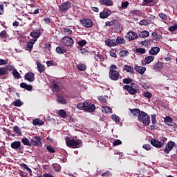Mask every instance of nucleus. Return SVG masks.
Masks as SVG:
<instances>
[{
    "label": "nucleus",
    "mask_w": 177,
    "mask_h": 177,
    "mask_svg": "<svg viewBox=\"0 0 177 177\" xmlns=\"http://www.w3.org/2000/svg\"><path fill=\"white\" fill-rule=\"evenodd\" d=\"M165 142H167V138L160 137L159 140L154 138L151 139L150 143L153 146V147H156V149H161V147H164Z\"/></svg>",
    "instance_id": "1"
},
{
    "label": "nucleus",
    "mask_w": 177,
    "mask_h": 177,
    "mask_svg": "<svg viewBox=\"0 0 177 177\" xmlns=\"http://www.w3.org/2000/svg\"><path fill=\"white\" fill-rule=\"evenodd\" d=\"M138 120L145 127L150 124V116L145 111H141V113L138 114Z\"/></svg>",
    "instance_id": "2"
},
{
    "label": "nucleus",
    "mask_w": 177,
    "mask_h": 177,
    "mask_svg": "<svg viewBox=\"0 0 177 177\" xmlns=\"http://www.w3.org/2000/svg\"><path fill=\"white\" fill-rule=\"evenodd\" d=\"M66 146L72 147V149H78L82 146L81 140H66Z\"/></svg>",
    "instance_id": "3"
},
{
    "label": "nucleus",
    "mask_w": 177,
    "mask_h": 177,
    "mask_svg": "<svg viewBox=\"0 0 177 177\" xmlns=\"http://www.w3.org/2000/svg\"><path fill=\"white\" fill-rule=\"evenodd\" d=\"M123 88L128 91L130 95H136L138 91H139V86L135 83H131L130 85H124Z\"/></svg>",
    "instance_id": "4"
},
{
    "label": "nucleus",
    "mask_w": 177,
    "mask_h": 177,
    "mask_svg": "<svg viewBox=\"0 0 177 177\" xmlns=\"http://www.w3.org/2000/svg\"><path fill=\"white\" fill-rule=\"evenodd\" d=\"M62 43L64 46H73L74 45V39L70 36H65L62 39Z\"/></svg>",
    "instance_id": "5"
},
{
    "label": "nucleus",
    "mask_w": 177,
    "mask_h": 177,
    "mask_svg": "<svg viewBox=\"0 0 177 177\" xmlns=\"http://www.w3.org/2000/svg\"><path fill=\"white\" fill-rule=\"evenodd\" d=\"M71 5L72 3L70 1L63 2L59 6V12H67V10L71 8Z\"/></svg>",
    "instance_id": "6"
},
{
    "label": "nucleus",
    "mask_w": 177,
    "mask_h": 177,
    "mask_svg": "<svg viewBox=\"0 0 177 177\" xmlns=\"http://www.w3.org/2000/svg\"><path fill=\"white\" fill-rule=\"evenodd\" d=\"M109 78L112 80V81H118V80L120 79V73L115 70H110Z\"/></svg>",
    "instance_id": "7"
},
{
    "label": "nucleus",
    "mask_w": 177,
    "mask_h": 177,
    "mask_svg": "<svg viewBox=\"0 0 177 177\" xmlns=\"http://www.w3.org/2000/svg\"><path fill=\"white\" fill-rule=\"evenodd\" d=\"M175 147V142L174 141H169L167 144L165 145V147L163 150L165 154H169V152Z\"/></svg>",
    "instance_id": "8"
},
{
    "label": "nucleus",
    "mask_w": 177,
    "mask_h": 177,
    "mask_svg": "<svg viewBox=\"0 0 177 177\" xmlns=\"http://www.w3.org/2000/svg\"><path fill=\"white\" fill-rule=\"evenodd\" d=\"M10 147L15 150H23L24 147L21 146V142L20 141H15L11 143Z\"/></svg>",
    "instance_id": "9"
},
{
    "label": "nucleus",
    "mask_w": 177,
    "mask_h": 177,
    "mask_svg": "<svg viewBox=\"0 0 177 177\" xmlns=\"http://www.w3.org/2000/svg\"><path fill=\"white\" fill-rule=\"evenodd\" d=\"M35 140H31L30 146H42V142H41V138L39 136H35Z\"/></svg>",
    "instance_id": "10"
},
{
    "label": "nucleus",
    "mask_w": 177,
    "mask_h": 177,
    "mask_svg": "<svg viewBox=\"0 0 177 177\" xmlns=\"http://www.w3.org/2000/svg\"><path fill=\"white\" fill-rule=\"evenodd\" d=\"M126 38H127L129 41H133L136 39V38H139V35L135 32L130 31L126 35Z\"/></svg>",
    "instance_id": "11"
},
{
    "label": "nucleus",
    "mask_w": 177,
    "mask_h": 177,
    "mask_svg": "<svg viewBox=\"0 0 177 177\" xmlns=\"http://www.w3.org/2000/svg\"><path fill=\"white\" fill-rule=\"evenodd\" d=\"M24 79L26 81H28L29 82H34V81L35 80V75L32 72H28L25 74Z\"/></svg>",
    "instance_id": "12"
},
{
    "label": "nucleus",
    "mask_w": 177,
    "mask_h": 177,
    "mask_svg": "<svg viewBox=\"0 0 177 177\" xmlns=\"http://www.w3.org/2000/svg\"><path fill=\"white\" fill-rule=\"evenodd\" d=\"M160 53V48L157 46H153L149 50V55L151 56H157Z\"/></svg>",
    "instance_id": "13"
},
{
    "label": "nucleus",
    "mask_w": 177,
    "mask_h": 177,
    "mask_svg": "<svg viewBox=\"0 0 177 177\" xmlns=\"http://www.w3.org/2000/svg\"><path fill=\"white\" fill-rule=\"evenodd\" d=\"M74 30V28L73 26H66L62 28V32L65 35H71L73 34V30Z\"/></svg>",
    "instance_id": "14"
},
{
    "label": "nucleus",
    "mask_w": 177,
    "mask_h": 177,
    "mask_svg": "<svg viewBox=\"0 0 177 177\" xmlns=\"http://www.w3.org/2000/svg\"><path fill=\"white\" fill-rule=\"evenodd\" d=\"M35 42H37V39H31L28 41L26 47L29 52H31L32 50V48H34V44H35Z\"/></svg>",
    "instance_id": "15"
},
{
    "label": "nucleus",
    "mask_w": 177,
    "mask_h": 177,
    "mask_svg": "<svg viewBox=\"0 0 177 177\" xmlns=\"http://www.w3.org/2000/svg\"><path fill=\"white\" fill-rule=\"evenodd\" d=\"M57 102L60 104H67V98L64 95H57Z\"/></svg>",
    "instance_id": "16"
},
{
    "label": "nucleus",
    "mask_w": 177,
    "mask_h": 177,
    "mask_svg": "<svg viewBox=\"0 0 177 177\" xmlns=\"http://www.w3.org/2000/svg\"><path fill=\"white\" fill-rule=\"evenodd\" d=\"M82 23L83 24V26L86 27V28H89L93 26V22L89 19H84L83 21H82Z\"/></svg>",
    "instance_id": "17"
},
{
    "label": "nucleus",
    "mask_w": 177,
    "mask_h": 177,
    "mask_svg": "<svg viewBox=\"0 0 177 177\" xmlns=\"http://www.w3.org/2000/svg\"><path fill=\"white\" fill-rule=\"evenodd\" d=\"M96 110V106L93 104H90L87 102V106H86V111L87 113H93Z\"/></svg>",
    "instance_id": "18"
},
{
    "label": "nucleus",
    "mask_w": 177,
    "mask_h": 177,
    "mask_svg": "<svg viewBox=\"0 0 177 177\" xmlns=\"http://www.w3.org/2000/svg\"><path fill=\"white\" fill-rule=\"evenodd\" d=\"M134 70L138 73V74H141V75H143L145 73H146V67L145 66H136L134 67Z\"/></svg>",
    "instance_id": "19"
},
{
    "label": "nucleus",
    "mask_w": 177,
    "mask_h": 177,
    "mask_svg": "<svg viewBox=\"0 0 177 177\" xmlns=\"http://www.w3.org/2000/svg\"><path fill=\"white\" fill-rule=\"evenodd\" d=\"M105 44L107 45V46L110 47L117 46V41H115V39H109L105 41Z\"/></svg>",
    "instance_id": "20"
},
{
    "label": "nucleus",
    "mask_w": 177,
    "mask_h": 177,
    "mask_svg": "<svg viewBox=\"0 0 177 177\" xmlns=\"http://www.w3.org/2000/svg\"><path fill=\"white\" fill-rule=\"evenodd\" d=\"M111 15V11L110 10L101 12L100 13V19H107L108 17Z\"/></svg>",
    "instance_id": "21"
},
{
    "label": "nucleus",
    "mask_w": 177,
    "mask_h": 177,
    "mask_svg": "<svg viewBox=\"0 0 177 177\" xmlns=\"http://www.w3.org/2000/svg\"><path fill=\"white\" fill-rule=\"evenodd\" d=\"M86 106H88V102L86 101L78 103L77 104V107L79 109V110H84V111L86 110Z\"/></svg>",
    "instance_id": "22"
},
{
    "label": "nucleus",
    "mask_w": 177,
    "mask_h": 177,
    "mask_svg": "<svg viewBox=\"0 0 177 177\" xmlns=\"http://www.w3.org/2000/svg\"><path fill=\"white\" fill-rule=\"evenodd\" d=\"M55 50L59 55H63V53H66V52H67V48L63 46H57Z\"/></svg>",
    "instance_id": "23"
},
{
    "label": "nucleus",
    "mask_w": 177,
    "mask_h": 177,
    "mask_svg": "<svg viewBox=\"0 0 177 177\" xmlns=\"http://www.w3.org/2000/svg\"><path fill=\"white\" fill-rule=\"evenodd\" d=\"M154 56L153 55H149L145 57L144 62L145 63V64H150V63H151V62L154 61Z\"/></svg>",
    "instance_id": "24"
},
{
    "label": "nucleus",
    "mask_w": 177,
    "mask_h": 177,
    "mask_svg": "<svg viewBox=\"0 0 177 177\" xmlns=\"http://www.w3.org/2000/svg\"><path fill=\"white\" fill-rule=\"evenodd\" d=\"M20 86L24 89H26V91H32V86L30 84H27L24 82L21 83Z\"/></svg>",
    "instance_id": "25"
},
{
    "label": "nucleus",
    "mask_w": 177,
    "mask_h": 177,
    "mask_svg": "<svg viewBox=\"0 0 177 177\" xmlns=\"http://www.w3.org/2000/svg\"><path fill=\"white\" fill-rule=\"evenodd\" d=\"M153 68L155 70V71H160V70L162 68V62H158L153 66Z\"/></svg>",
    "instance_id": "26"
},
{
    "label": "nucleus",
    "mask_w": 177,
    "mask_h": 177,
    "mask_svg": "<svg viewBox=\"0 0 177 177\" xmlns=\"http://www.w3.org/2000/svg\"><path fill=\"white\" fill-rule=\"evenodd\" d=\"M37 67L39 73H44L45 71V65L41 64V62H37Z\"/></svg>",
    "instance_id": "27"
},
{
    "label": "nucleus",
    "mask_w": 177,
    "mask_h": 177,
    "mask_svg": "<svg viewBox=\"0 0 177 177\" xmlns=\"http://www.w3.org/2000/svg\"><path fill=\"white\" fill-rule=\"evenodd\" d=\"M100 3L106 6H113V1H111V0H100Z\"/></svg>",
    "instance_id": "28"
},
{
    "label": "nucleus",
    "mask_w": 177,
    "mask_h": 177,
    "mask_svg": "<svg viewBox=\"0 0 177 177\" xmlns=\"http://www.w3.org/2000/svg\"><path fill=\"white\" fill-rule=\"evenodd\" d=\"M124 70L127 71V73H131V74H133L134 71H133V67L129 66V65H125L123 67Z\"/></svg>",
    "instance_id": "29"
},
{
    "label": "nucleus",
    "mask_w": 177,
    "mask_h": 177,
    "mask_svg": "<svg viewBox=\"0 0 177 177\" xmlns=\"http://www.w3.org/2000/svg\"><path fill=\"white\" fill-rule=\"evenodd\" d=\"M164 122H165V124L167 125H171V124L174 122V120L169 116H166L164 119Z\"/></svg>",
    "instance_id": "30"
},
{
    "label": "nucleus",
    "mask_w": 177,
    "mask_h": 177,
    "mask_svg": "<svg viewBox=\"0 0 177 177\" xmlns=\"http://www.w3.org/2000/svg\"><path fill=\"white\" fill-rule=\"evenodd\" d=\"M33 125H44L45 122L40 119H35L32 122Z\"/></svg>",
    "instance_id": "31"
},
{
    "label": "nucleus",
    "mask_w": 177,
    "mask_h": 177,
    "mask_svg": "<svg viewBox=\"0 0 177 177\" xmlns=\"http://www.w3.org/2000/svg\"><path fill=\"white\" fill-rule=\"evenodd\" d=\"M130 111L131 114H133V115H135L136 117H139V114L142 113V111H140V110L138 109H131Z\"/></svg>",
    "instance_id": "32"
},
{
    "label": "nucleus",
    "mask_w": 177,
    "mask_h": 177,
    "mask_svg": "<svg viewBox=\"0 0 177 177\" xmlns=\"http://www.w3.org/2000/svg\"><path fill=\"white\" fill-rule=\"evenodd\" d=\"M77 67L79 71H85L86 70V65L84 64H79L77 65Z\"/></svg>",
    "instance_id": "33"
},
{
    "label": "nucleus",
    "mask_w": 177,
    "mask_h": 177,
    "mask_svg": "<svg viewBox=\"0 0 177 177\" xmlns=\"http://www.w3.org/2000/svg\"><path fill=\"white\" fill-rule=\"evenodd\" d=\"M151 35H152L154 41H158V39H161V38H162L161 35H158L156 32H152Z\"/></svg>",
    "instance_id": "34"
},
{
    "label": "nucleus",
    "mask_w": 177,
    "mask_h": 177,
    "mask_svg": "<svg viewBox=\"0 0 177 177\" xmlns=\"http://www.w3.org/2000/svg\"><path fill=\"white\" fill-rule=\"evenodd\" d=\"M8 73L9 71H8V68H0V75H6V74H8Z\"/></svg>",
    "instance_id": "35"
},
{
    "label": "nucleus",
    "mask_w": 177,
    "mask_h": 177,
    "mask_svg": "<svg viewBox=\"0 0 177 177\" xmlns=\"http://www.w3.org/2000/svg\"><path fill=\"white\" fill-rule=\"evenodd\" d=\"M21 143H23V145L24 146H31V142H30L28 140V138H22L21 139Z\"/></svg>",
    "instance_id": "36"
},
{
    "label": "nucleus",
    "mask_w": 177,
    "mask_h": 177,
    "mask_svg": "<svg viewBox=\"0 0 177 177\" xmlns=\"http://www.w3.org/2000/svg\"><path fill=\"white\" fill-rule=\"evenodd\" d=\"M149 35H150V33H149V31H146V30L142 31L139 34V36L140 37V38H147V37H149Z\"/></svg>",
    "instance_id": "37"
},
{
    "label": "nucleus",
    "mask_w": 177,
    "mask_h": 177,
    "mask_svg": "<svg viewBox=\"0 0 177 177\" xmlns=\"http://www.w3.org/2000/svg\"><path fill=\"white\" fill-rule=\"evenodd\" d=\"M58 115H59V117H62V118H66V117H67V113L64 110L61 109L58 111Z\"/></svg>",
    "instance_id": "38"
},
{
    "label": "nucleus",
    "mask_w": 177,
    "mask_h": 177,
    "mask_svg": "<svg viewBox=\"0 0 177 177\" xmlns=\"http://www.w3.org/2000/svg\"><path fill=\"white\" fill-rule=\"evenodd\" d=\"M136 52L140 55H145V53H146V49L143 48H138L136 49Z\"/></svg>",
    "instance_id": "39"
},
{
    "label": "nucleus",
    "mask_w": 177,
    "mask_h": 177,
    "mask_svg": "<svg viewBox=\"0 0 177 177\" xmlns=\"http://www.w3.org/2000/svg\"><path fill=\"white\" fill-rule=\"evenodd\" d=\"M95 59L96 62H103L104 60V57L102 55L97 54L95 56Z\"/></svg>",
    "instance_id": "40"
},
{
    "label": "nucleus",
    "mask_w": 177,
    "mask_h": 177,
    "mask_svg": "<svg viewBox=\"0 0 177 177\" xmlns=\"http://www.w3.org/2000/svg\"><path fill=\"white\" fill-rule=\"evenodd\" d=\"M151 43V39H145L140 42L142 46H149V44Z\"/></svg>",
    "instance_id": "41"
},
{
    "label": "nucleus",
    "mask_w": 177,
    "mask_h": 177,
    "mask_svg": "<svg viewBox=\"0 0 177 177\" xmlns=\"http://www.w3.org/2000/svg\"><path fill=\"white\" fill-rule=\"evenodd\" d=\"M30 37H32V38H39V32L38 31H33L31 32L30 34Z\"/></svg>",
    "instance_id": "42"
},
{
    "label": "nucleus",
    "mask_w": 177,
    "mask_h": 177,
    "mask_svg": "<svg viewBox=\"0 0 177 177\" xmlns=\"http://www.w3.org/2000/svg\"><path fill=\"white\" fill-rule=\"evenodd\" d=\"M116 44H125V39H124L123 37H117V39H115Z\"/></svg>",
    "instance_id": "43"
},
{
    "label": "nucleus",
    "mask_w": 177,
    "mask_h": 177,
    "mask_svg": "<svg viewBox=\"0 0 177 177\" xmlns=\"http://www.w3.org/2000/svg\"><path fill=\"white\" fill-rule=\"evenodd\" d=\"M102 111L103 113H111V108L110 106H102Z\"/></svg>",
    "instance_id": "44"
},
{
    "label": "nucleus",
    "mask_w": 177,
    "mask_h": 177,
    "mask_svg": "<svg viewBox=\"0 0 177 177\" xmlns=\"http://www.w3.org/2000/svg\"><path fill=\"white\" fill-rule=\"evenodd\" d=\"M12 75L15 77V78H17V80H19L20 78V73L17 72V70L15 69L12 71Z\"/></svg>",
    "instance_id": "45"
},
{
    "label": "nucleus",
    "mask_w": 177,
    "mask_h": 177,
    "mask_svg": "<svg viewBox=\"0 0 177 177\" xmlns=\"http://www.w3.org/2000/svg\"><path fill=\"white\" fill-rule=\"evenodd\" d=\"M14 106L16 107H20L21 106H23V102L20 100H17L13 102Z\"/></svg>",
    "instance_id": "46"
},
{
    "label": "nucleus",
    "mask_w": 177,
    "mask_h": 177,
    "mask_svg": "<svg viewBox=\"0 0 177 177\" xmlns=\"http://www.w3.org/2000/svg\"><path fill=\"white\" fill-rule=\"evenodd\" d=\"M59 83L57 82H53V90L55 91V92H59Z\"/></svg>",
    "instance_id": "47"
},
{
    "label": "nucleus",
    "mask_w": 177,
    "mask_h": 177,
    "mask_svg": "<svg viewBox=\"0 0 177 177\" xmlns=\"http://www.w3.org/2000/svg\"><path fill=\"white\" fill-rule=\"evenodd\" d=\"M128 55H129V52L127 50H123L120 52V56L122 57H124V56H128Z\"/></svg>",
    "instance_id": "48"
},
{
    "label": "nucleus",
    "mask_w": 177,
    "mask_h": 177,
    "mask_svg": "<svg viewBox=\"0 0 177 177\" xmlns=\"http://www.w3.org/2000/svg\"><path fill=\"white\" fill-rule=\"evenodd\" d=\"M176 30H177V24H175L169 28V31H170L171 32L174 31H176Z\"/></svg>",
    "instance_id": "49"
},
{
    "label": "nucleus",
    "mask_w": 177,
    "mask_h": 177,
    "mask_svg": "<svg viewBox=\"0 0 177 177\" xmlns=\"http://www.w3.org/2000/svg\"><path fill=\"white\" fill-rule=\"evenodd\" d=\"M13 129H14L15 133H17V135H21V131H20V129L19 128V127L15 126L13 127Z\"/></svg>",
    "instance_id": "50"
},
{
    "label": "nucleus",
    "mask_w": 177,
    "mask_h": 177,
    "mask_svg": "<svg viewBox=\"0 0 177 177\" xmlns=\"http://www.w3.org/2000/svg\"><path fill=\"white\" fill-rule=\"evenodd\" d=\"M78 45L80 46L82 48L85 46V45H86V40L85 39H83V40H81L80 41H78Z\"/></svg>",
    "instance_id": "51"
},
{
    "label": "nucleus",
    "mask_w": 177,
    "mask_h": 177,
    "mask_svg": "<svg viewBox=\"0 0 177 177\" xmlns=\"http://www.w3.org/2000/svg\"><path fill=\"white\" fill-rule=\"evenodd\" d=\"M7 35L8 34L6 33V30H3L0 32V38L5 39Z\"/></svg>",
    "instance_id": "52"
},
{
    "label": "nucleus",
    "mask_w": 177,
    "mask_h": 177,
    "mask_svg": "<svg viewBox=\"0 0 177 177\" xmlns=\"http://www.w3.org/2000/svg\"><path fill=\"white\" fill-rule=\"evenodd\" d=\"M143 96L147 97V99H151V96H153V95H151L150 92H145L143 93Z\"/></svg>",
    "instance_id": "53"
},
{
    "label": "nucleus",
    "mask_w": 177,
    "mask_h": 177,
    "mask_svg": "<svg viewBox=\"0 0 177 177\" xmlns=\"http://www.w3.org/2000/svg\"><path fill=\"white\" fill-rule=\"evenodd\" d=\"M21 167H22V168H24L26 170H27L28 172H32V171H31V169H30V167H28V166H27L25 163L21 164Z\"/></svg>",
    "instance_id": "54"
},
{
    "label": "nucleus",
    "mask_w": 177,
    "mask_h": 177,
    "mask_svg": "<svg viewBox=\"0 0 177 177\" xmlns=\"http://www.w3.org/2000/svg\"><path fill=\"white\" fill-rule=\"evenodd\" d=\"M112 120L115 122H120V117L117 116V115H112Z\"/></svg>",
    "instance_id": "55"
},
{
    "label": "nucleus",
    "mask_w": 177,
    "mask_h": 177,
    "mask_svg": "<svg viewBox=\"0 0 177 177\" xmlns=\"http://www.w3.org/2000/svg\"><path fill=\"white\" fill-rule=\"evenodd\" d=\"M143 149H145V150H151V145H150V144H145L142 146Z\"/></svg>",
    "instance_id": "56"
},
{
    "label": "nucleus",
    "mask_w": 177,
    "mask_h": 177,
    "mask_svg": "<svg viewBox=\"0 0 177 177\" xmlns=\"http://www.w3.org/2000/svg\"><path fill=\"white\" fill-rule=\"evenodd\" d=\"M159 17L160 19H162V20H167V19H168V16L164 13L159 14Z\"/></svg>",
    "instance_id": "57"
},
{
    "label": "nucleus",
    "mask_w": 177,
    "mask_h": 177,
    "mask_svg": "<svg viewBox=\"0 0 177 177\" xmlns=\"http://www.w3.org/2000/svg\"><path fill=\"white\" fill-rule=\"evenodd\" d=\"M149 24V22H147V20L143 19L140 21V26H147Z\"/></svg>",
    "instance_id": "58"
},
{
    "label": "nucleus",
    "mask_w": 177,
    "mask_h": 177,
    "mask_svg": "<svg viewBox=\"0 0 177 177\" xmlns=\"http://www.w3.org/2000/svg\"><path fill=\"white\" fill-rule=\"evenodd\" d=\"M46 149L48 150V151H49L50 153H55V149H53V147H50V145H48L46 147Z\"/></svg>",
    "instance_id": "59"
},
{
    "label": "nucleus",
    "mask_w": 177,
    "mask_h": 177,
    "mask_svg": "<svg viewBox=\"0 0 177 177\" xmlns=\"http://www.w3.org/2000/svg\"><path fill=\"white\" fill-rule=\"evenodd\" d=\"M101 176H102V177L111 176V173H110V171H106L105 173L102 174Z\"/></svg>",
    "instance_id": "60"
},
{
    "label": "nucleus",
    "mask_w": 177,
    "mask_h": 177,
    "mask_svg": "<svg viewBox=\"0 0 177 177\" xmlns=\"http://www.w3.org/2000/svg\"><path fill=\"white\" fill-rule=\"evenodd\" d=\"M124 84H131L132 82V79L131 78H126L123 80Z\"/></svg>",
    "instance_id": "61"
},
{
    "label": "nucleus",
    "mask_w": 177,
    "mask_h": 177,
    "mask_svg": "<svg viewBox=\"0 0 177 177\" xmlns=\"http://www.w3.org/2000/svg\"><path fill=\"white\" fill-rule=\"evenodd\" d=\"M151 117L152 124H156L157 122V121L156 120V118H157V115H151Z\"/></svg>",
    "instance_id": "62"
},
{
    "label": "nucleus",
    "mask_w": 177,
    "mask_h": 177,
    "mask_svg": "<svg viewBox=\"0 0 177 177\" xmlns=\"http://www.w3.org/2000/svg\"><path fill=\"white\" fill-rule=\"evenodd\" d=\"M122 142L120 140H116L113 142V146H119V145H121Z\"/></svg>",
    "instance_id": "63"
},
{
    "label": "nucleus",
    "mask_w": 177,
    "mask_h": 177,
    "mask_svg": "<svg viewBox=\"0 0 177 177\" xmlns=\"http://www.w3.org/2000/svg\"><path fill=\"white\" fill-rule=\"evenodd\" d=\"M105 26H106V27H110V26H114V21L106 22V23H105Z\"/></svg>",
    "instance_id": "64"
}]
</instances>
